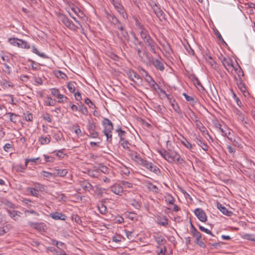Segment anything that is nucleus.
Returning <instances> with one entry per match:
<instances>
[{"instance_id":"864d4df0","label":"nucleus","mask_w":255,"mask_h":255,"mask_svg":"<svg viewBox=\"0 0 255 255\" xmlns=\"http://www.w3.org/2000/svg\"><path fill=\"white\" fill-rule=\"evenodd\" d=\"M133 19L135 22V25L136 27H137L140 29L143 28V26L141 24L137 17L133 16Z\"/></svg>"},{"instance_id":"bb28decb","label":"nucleus","mask_w":255,"mask_h":255,"mask_svg":"<svg viewBox=\"0 0 255 255\" xmlns=\"http://www.w3.org/2000/svg\"><path fill=\"white\" fill-rule=\"evenodd\" d=\"M154 237L156 242L158 245H161L166 242L164 238L161 235H157L156 236H154Z\"/></svg>"},{"instance_id":"cd10ccee","label":"nucleus","mask_w":255,"mask_h":255,"mask_svg":"<svg viewBox=\"0 0 255 255\" xmlns=\"http://www.w3.org/2000/svg\"><path fill=\"white\" fill-rule=\"evenodd\" d=\"M76 85V82L74 81H70L67 83V87L69 90V91L72 93H74L75 91V85Z\"/></svg>"},{"instance_id":"6e6d98bb","label":"nucleus","mask_w":255,"mask_h":255,"mask_svg":"<svg viewBox=\"0 0 255 255\" xmlns=\"http://www.w3.org/2000/svg\"><path fill=\"white\" fill-rule=\"evenodd\" d=\"M29 191L30 192L31 194L36 197L39 196V193L38 191V189L34 188H29Z\"/></svg>"},{"instance_id":"a211bd4d","label":"nucleus","mask_w":255,"mask_h":255,"mask_svg":"<svg viewBox=\"0 0 255 255\" xmlns=\"http://www.w3.org/2000/svg\"><path fill=\"white\" fill-rule=\"evenodd\" d=\"M17 46L24 49H29L30 44L25 40L17 38Z\"/></svg>"},{"instance_id":"c756f323","label":"nucleus","mask_w":255,"mask_h":255,"mask_svg":"<svg viewBox=\"0 0 255 255\" xmlns=\"http://www.w3.org/2000/svg\"><path fill=\"white\" fill-rule=\"evenodd\" d=\"M102 124L104 128H113L114 126L112 122L110 120L107 118H105L103 119Z\"/></svg>"},{"instance_id":"bf43d9fd","label":"nucleus","mask_w":255,"mask_h":255,"mask_svg":"<svg viewBox=\"0 0 255 255\" xmlns=\"http://www.w3.org/2000/svg\"><path fill=\"white\" fill-rule=\"evenodd\" d=\"M85 103L88 105L89 107L90 108H91L92 109H94L95 108H96V106L95 105V104H94L91 101L88 99V98H86L85 99Z\"/></svg>"},{"instance_id":"f03ea898","label":"nucleus","mask_w":255,"mask_h":255,"mask_svg":"<svg viewBox=\"0 0 255 255\" xmlns=\"http://www.w3.org/2000/svg\"><path fill=\"white\" fill-rule=\"evenodd\" d=\"M58 16L59 21L62 23L65 26L71 30L77 31L79 27L75 25L66 15L62 13H59Z\"/></svg>"},{"instance_id":"338daca9","label":"nucleus","mask_w":255,"mask_h":255,"mask_svg":"<svg viewBox=\"0 0 255 255\" xmlns=\"http://www.w3.org/2000/svg\"><path fill=\"white\" fill-rule=\"evenodd\" d=\"M43 156L44 157V161L45 162H52L54 160V157H53L52 156H48L46 155H44Z\"/></svg>"},{"instance_id":"7c9ffc66","label":"nucleus","mask_w":255,"mask_h":255,"mask_svg":"<svg viewBox=\"0 0 255 255\" xmlns=\"http://www.w3.org/2000/svg\"><path fill=\"white\" fill-rule=\"evenodd\" d=\"M87 134L92 138H96L98 136V132L95 131L93 128H88Z\"/></svg>"},{"instance_id":"680f3d73","label":"nucleus","mask_w":255,"mask_h":255,"mask_svg":"<svg viewBox=\"0 0 255 255\" xmlns=\"http://www.w3.org/2000/svg\"><path fill=\"white\" fill-rule=\"evenodd\" d=\"M34 188L37 189L38 191H43L45 190V186L38 183L35 184Z\"/></svg>"},{"instance_id":"de8ad7c7","label":"nucleus","mask_w":255,"mask_h":255,"mask_svg":"<svg viewBox=\"0 0 255 255\" xmlns=\"http://www.w3.org/2000/svg\"><path fill=\"white\" fill-rule=\"evenodd\" d=\"M78 110L83 114L87 115L88 113L87 109L83 104L79 105Z\"/></svg>"},{"instance_id":"58836bf2","label":"nucleus","mask_w":255,"mask_h":255,"mask_svg":"<svg viewBox=\"0 0 255 255\" xmlns=\"http://www.w3.org/2000/svg\"><path fill=\"white\" fill-rule=\"evenodd\" d=\"M126 216L128 218L130 219L131 221H134L137 220L136 215L133 212H128L127 213Z\"/></svg>"},{"instance_id":"f257e3e1","label":"nucleus","mask_w":255,"mask_h":255,"mask_svg":"<svg viewBox=\"0 0 255 255\" xmlns=\"http://www.w3.org/2000/svg\"><path fill=\"white\" fill-rule=\"evenodd\" d=\"M131 157L136 162L150 171L154 173L156 175H158L160 173L159 169L156 166L154 165L152 162H148L147 160L142 158L137 152H133L131 154Z\"/></svg>"},{"instance_id":"5701e85b","label":"nucleus","mask_w":255,"mask_h":255,"mask_svg":"<svg viewBox=\"0 0 255 255\" xmlns=\"http://www.w3.org/2000/svg\"><path fill=\"white\" fill-rule=\"evenodd\" d=\"M237 84L239 89L244 93H246V88L241 78L237 80Z\"/></svg>"},{"instance_id":"c85d7f7f","label":"nucleus","mask_w":255,"mask_h":255,"mask_svg":"<svg viewBox=\"0 0 255 255\" xmlns=\"http://www.w3.org/2000/svg\"><path fill=\"white\" fill-rule=\"evenodd\" d=\"M98 208L99 212L102 214H106L107 213L108 210L104 204L101 203L98 204Z\"/></svg>"},{"instance_id":"603ef678","label":"nucleus","mask_w":255,"mask_h":255,"mask_svg":"<svg viewBox=\"0 0 255 255\" xmlns=\"http://www.w3.org/2000/svg\"><path fill=\"white\" fill-rule=\"evenodd\" d=\"M41 174L46 178H50L54 176V172L53 173H50L47 171H43L41 172Z\"/></svg>"},{"instance_id":"f3484780","label":"nucleus","mask_w":255,"mask_h":255,"mask_svg":"<svg viewBox=\"0 0 255 255\" xmlns=\"http://www.w3.org/2000/svg\"><path fill=\"white\" fill-rule=\"evenodd\" d=\"M111 191L118 195H121L123 192V188L121 185H115L111 187Z\"/></svg>"},{"instance_id":"473e14b6","label":"nucleus","mask_w":255,"mask_h":255,"mask_svg":"<svg viewBox=\"0 0 255 255\" xmlns=\"http://www.w3.org/2000/svg\"><path fill=\"white\" fill-rule=\"evenodd\" d=\"M6 118L11 122L15 123L16 122V115L11 113H8L5 115Z\"/></svg>"},{"instance_id":"4d7b16f0","label":"nucleus","mask_w":255,"mask_h":255,"mask_svg":"<svg viewBox=\"0 0 255 255\" xmlns=\"http://www.w3.org/2000/svg\"><path fill=\"white\" fill-rule=\"evenodd\" d=\"M122 186H124L125 188H130L132 187L133 184L131 183L126 181H122L121 182Z\"/></svg>"},{"instance_id":"412c9836","label":"nucleus","mask_w":255,"mask_h":255,"mask_svg":"<svg viewBox=\"0 0 255 255\" xmlns=\"http://www.w3.org/2000/svg\"><path fill=\"white\" fill-rule=\"evenodd\" d=\"M140 30V34L143 41H144V40H146L149 38L150 37H151L149 34L148 31L144 28H142Z\"/></svg>"},{"instance_id":"4be33fe9","label":"nucleus","mask_w":255,"mask_h":255,"mask_svg":"<svg viewBox=\"0 0 255 255\" xmlns=\"http://www.w3.org/2000/svg\"><path fill=\"white\" fill-rule=\"evenodd\" d=\"M183 96L185 97L186 100L189 102L190 105H195V104L196 103V101L193 97L189 96L186 93H183Z\"/></svg>"},{"instance_id":"c03bdc74","label":"nucleus","mask_w":255,"mask_h":255,"mask_svg":"<svg viewBox=\"0 0 255 255\" xmlns=\"http://www.w3.org/2000/svg\"><path fill=\"white\" fill-rule=\"evenodd\" d=\"M55 75L57 78L60 79H65L67 78V75L61 71L56 72Z\"/></svg>"},{"instance_id":"72a5a7b5","label":"nucleus","mask_w":255,"mask_h":255,"mask_svg":"<svg viewBox=\"0 0 255 255\" xmlns=\"http://www.w3.org/2000/svg\"><path fill=\"white\" fill-rule=\"evenodd\" d=\"M37 161H38L40 163H43V162H42L41 160L39 157L37 158H30V159H27L25 160V165L24 167H26L28 163L29 162H36Z\"/></svg>"},{"instance_id":"a19ab883","label":"nucleus","mask_w":255,"mask_h":255,"mask_svg":"<svg viewBox=\"0 0 255 255\" xmlns=\"http://www.w3.org/2000/svg\"><path fill=\"white\" fill-rule=\"evenodd\" d=\"M130 205L132 207H134L136 209H138V210L140 209L141 206L138 202H137L135 199H131V200H130Z\"/></svg>"},{"instance_id":"6ab92c4d","label":"nucleus","mask_w":255,"mask_h":255,"mask_svg":"<svg viewBox=\"0 0 255 255\" xmlns=\"http://www.w3.org/2000/svg\"><path fill=\"white\" fill-rule=\"evenodd\" d=\"M68 173V170L66 169H54V176L64 177Z\"/></svg>"},{"instance_id":"f704fd0d","label":"nucleus","mask_w":255,"mask_h":255,"mask_svg":"<svg viewBox=\"0 0 255 255\" xmlns=\"http://www.w3.org/2000/svg\"><path fill=\"white\" fill-rule=\"evenodd\" d=\"M116 131L118 132L119 136L120 137L121 140L126 139V132L123 130L122 128H117Z\"/></svg>"},{"instance_id":"5fc2aeb1","label":"nucleus","mask_w":255,"mask_h":255,"mask_svg":"<svg viewBox=\"0 0 255 255\" xmlns=\"http://www.w3.org/2000/svg\"><path fill=\"white\" fill-rule=\"evenodd\" d=\"M199 228L200 230V231L205 232L208 234L211 235L212 237L215 238V236L212 234V232L209 230L205 228L204 227L200 225L199 226Z\"/></svg>"},{"instance_id":"dca6fc26","label":"nucleus","mask_w":255,"mask_h":255,"mask_svg":"<svg viewBox=\"0 0 255 255\" xmlns=\"http://www.w3.org/2000/svg\"><path fill=\"white\" fill-rule=\"evenodd\" d=\"M151 63L158 70L163 71L164 69L163 62L158 59L152 58L151 60Z\"/></svg>"},{"instance_id":"6e6552de","label":"nucleus","mask_w":255,"mask_h":255,"mask_svg":"<svg viewBox=\"0 0 255 255\" xmlns=\"http://www.w3.org/2000/svg\"><path fill=\"white\" fill-rule=\"evenodd\" d=\"M133 42L134 49L136 51L138 56L141 57V50L140 47L143 46V42L139 41L135 36H134V41Z\"/></svg>"},{"instance_id":"4468645a","label":"nucleus","mask_w":255,"mask_h":255,"mask_svg":"<svg viewBox=\"0 0 255 255\" xmlns=\"http://www.w3.org/2000/svg\"><path fill=\"white\" fill-rule=\"evenodd\" d=\"M49 216L53 219H54L56 220H60L65 221L67 219V217L65 214H64L61 212H55L51 213L49 215Z\"/></svg>"},{"instance_id":"a18cd8bd","label":"nucleus","mask_w":255,"mask_h":255,"mask_svg":"<svg viewBox=\"0 0 255 255\" xmlns=\"http://www.w3.org/2000/svg\"><path fill=\"white\" fill-rule=\"evenodd\" d=\"M150 86L156 92L160 90L162 92L163 91L154 80L150 84Z\"/></svg>"},{"instance_id":"79ce46f5","label":"nucleus","mask_w":255,"mask_h":255,"mask_svg":"<svg viewBox=\"0 0 255 255\" xmlns=\"http://www.w3.org/2000/svg\"><path fill=\"white\" fill-rule=\"evenodd\" d=\"M165 201L170 204H174L175 199L170 194H168L165 196Z\"/></svg>"},{"instance_id":"b1692460","label":"nucleus","mask_w":255,"mask_h":255,"mask_svg":"<svg viewBox=\"0 0 255 255\" xmlns=\"http://www.w3.org/2000/svg\"><path fill=\"white\" fill-rule=\"evenodd\" d=\"M174 163H177L178 164H182L184 162V160L181 158V156L176 152H174Z\"/></svg>"},{"instance_id":"49530a36","label":"nucleus","mask_w":255,"mask_h":255,"mask_svg":"<svg viewBox=\"0 0 255 255\" xmlns=\"http://www.w3.org/2000/svg\"><path fill=\"white\" fill-rule=\"evenodd\" d=\"M142 70L145 73V75L146 76V77H145L146 81L150 85L154 81L153 79L150 75H149V74L146 71H145L143 69H142Z\"/></svg>"},{"instance_id":"0e129e2a","label":"nucleus","mask_w":255,"mask_h":255,"mask_svg":"<svg viewBox=\"0 0 255 255\" xmlns=\"http://www.w3.org/2000/svg\"><path fill=\"white\" fill-rule=\"evenodd\" d=\"M51 94L54 97H57L58 95L60 94L59 91L58 89L56 88H52L50 90Z\"/></svg>"},{"instance_id":"9b49d317","label":"nucleus","mask_w":255,"mask_h":255,"mask_svg":"<svg viewBox=\"0 0 255 255\" xmlns=\"http://www.w3.org/2000/svg\"><path fill=\"white\" fill-rule=\"evenodd\" d=\"M222 63L225 68L229 71L230 69L232 70L234 68L233 63V60L230 58L224 57L221 60Z\"/></svg>"},{"instance_id":"e2e57ef3","label":"nucleus","mask_w":255,"mask_h":255,"mask_svg":"<svg viewBox=\"0 0 255 255\" xmlns=\"http://www.w3.org/2000/svg\"><path fill=\"white\" fill-rule=\"evenodd\" d=\"M236 113L237 115H238V116H239V117H238L239 120L241 121L242 122H244V121H245V117H244V115L242 113V112L241 111H240L239 110L236 109Z\"/></svg>"},{"instance_id":"aec40b11","label":"nucleus","mask_w":255,"mask_h":255,"mask_svg":"<svg viewBox=\"0 0 255 255\" xmlns=\"http://www.w3.org/2000/svg\"><path fill=\"white\" fill-rule=\"evenodd\" d=\"M160 155L168 162L173 163L172 158H170V153L165 150H160L159 151Z\"/></svg>"},{"instance_id":"4c0bfd02","label":"nucleus","mask_w":255,"mask_h":255,"mask_svg":"<svg viewBox=\"0 0 255 255\" xmlns=\"http://www.w3.org/2000/svg\"><path fill=\"white\" fill-rule=\"evenodd\" d=\"M243 238L255 242V235L245 234L243 235Z\"/></svg>"},{"instance_id":"09e8293b","label":"nucleus","mask_w":255,"mask_h":255,"mask_svg":"<svg viewBox=\"0 0 255 255\" xmlns=\"http://www.w3.org/2000/svg\"><path fill=\"white\" fill-rule=\"evenodd\" d=\"M98 170L99 171V172L101 171L105 174H109L110 171V169L107 166L104 165L100 166Z\"/></svg>"},{"instance_id":"7ed1b4c3","label":"nucleus","mask_w":255,"mask_h":255,"mask_svg":"<svg viewBox=\"0 0 255 255\" xmlns=\"http://www.w3.org/2000/svg\"><path fill=\"white\" fill-rule=\"evenodd\" d=\"M117 11L123 16L124 19L128 18V14L125 11L120 0H110Z\"/></svg>"},{"instance_id":"13d9d810","label":"nucleus","mask_w":255,"mask_h":255,"mask_svg":"<svg viewBox=\"0 0 255 255\" xmlns=\"http://www.w3.org/2000/svg\"><path fill=\"white\" fill-rule=\"evenodd\" d=\"M193 136H195V138H194V141L198 145L199 147L201 146L203 144V143H204L201 139L200 137L196 136V134H194Z\"/></svg>"},{"instance_id":"052dcab7","label":"nucleus","mask_w":255,"mask_h":255,"mask_svg":"<svg viewBox=\"0 0 255 255\" xmlns=\"http://www.w3.org/2000/svg\"><path fill=\"white\" fill-rule=\"evenodd\" d=\"M121 144L125 149H129V147L128 146L129 143L128 141V140L126 139L121 140Z\"/></svg>"},{"instance_id":"39448f33","label":"nucleus","mask_w":255,"mask_h":255,"mask_svg":"<svg viewBox=\"0 0 255 255\" xmlns=\"http://www.w3.org/2000/svg\"><path fill=\"white\" fill-rule=\"evenodd\" d=\"M193 236L196 237V240L195 241V243L196 244L201 248H206V245L203 242V240L205 239H202V236L200 232H199L197 230H194Z\"/></svg>"},{"instance_id":"393cba45","label":"nucleus","mask_w":255,"mask_h":255,"mask_svg":"<svg viewBox=\"0 0 255 255\" xmlns=\"http://www.w3.org/2000/svg\"><path fill=\"white\" fill-rule=\"evenodd\" d=\"M157 223L162 226H166L168 225V219L164 216L158 219Z\"/></svg>"},{"instance_id":"774afa93","label":"nucleus","mask_w":255,"mask_h":255,"mask_svg":"<svg viewBox=\"0 0 255 255\" xmlns=\"http://www.w3.org/2000/svg\"><path fill=\"white\" fill-rule=\"evenodd\" d=\"M47 250V251L52 253L54 254V255H57V254H58L57 251L54 247H48Z\"/></svg>"},{"instance_id":"20e7f679","label":"nucleus","mask_w":255,"mask_h":255,"mask_svg":"<svg viewBox=\"0 0 255 255\" xmlns=\"http://www.w3.org/2000/svg\"><path fill=\"white\" fill-rule=\"evenodd\" d=\"M144 42L147 47H149L151 52L154 54L156 53V48H158V46L151 37L144 40Z\"/></svg>"},{"instance_id":"423d86ee","label":"nucleus","mask_w":255,"mask_h":255,"mask_svg":"<svg viewBox=\"0 0 255 255\" xmlns=\"http://www.w3.org/2000/svg\"><path fill=\"white\" fill-rule=\"evenodd\" d=\"M194 213L198 219L202 222H205L207 220V217L204 210L201 208H197L194 211Z\"/></svg>"},{"instance_id":"1a4fd4ad","label":"nucleus","mask_w":255,"mask_h":255,"mask_svg":"<svg viewBox=\"0 0 255 255\" xmlns=\"http://www.w3.org/2000/svg\"><path fill=\"white\" fill-rule=\"evenodd\" d=\"M106 16L108 20L116 27L121 23V22L113 13L106 12Z\"/></svg>"},{"instance_id":"0eeeda50","label":"nucleus","mask_w":255,"mask_h":255,"mask_svg":"<svg viewBox=\"0 0 255 255\" xmlns=\"http://www.w3.org/2000/svg\"><path fill=\"white\" fill-rule=\"evenodd\" d=\"M223 135L226 136L231 141H235L234 132L232 128H219Z\"/></svg>"},{"instance_id":"ea45409f","label":"nucleus","mask_w":255,"mask_h":255,"mask_svg":"<svg viewBox=\"0 0 255 255\" xmlns=\"http://www.w3.org/2000/svg\"><path fill=\"white\" fill-rule=\"evenodd\" d=\"M147 187L150 190L155 193H158L159 191L158 188L156 185H153L151 183L148 184Z\"/></svg>"},{"instance_id":"c9c22d12","label":"nucleus","mask_w":255,"mask_h":255,"mask_svg":"<svg viewBox=\"0 0 255 255\" xmlns=\"http://www.w3.org/2000/svg\"><path fill=\"white\" fill-rule=\"evenodd\" d=\"M103 132L105 135L107 136V140L111 141L112 138V134L111 133V131L109 130L108 128H105V129L103 130Z\"/></svg>"},{"instance_id":"e433bc0d","label":"nucleus","mask_w":255,"mask_h":255,"mask_svg":"<svg viewBox=\"0 0 255 255\" xmlns=\"http://www.w3.org/2000/svg\"><path fill=\"white\" fill-rule=\"evenodd\" d=\"M32 51L37 54V55L39 56L40 57H42V58H45L46 57V55H45V54L44 53H40L39 52V51L38 50V49L35 47V46H32Z\"/></svg>"},{"instance_id":"2f4dec72","label":"nucleus","mask_w":255,"mask_h":255,"mask_svg":"<svg viewBox=\"0 0 255 255\" xmlns=\"http://www.w3.org/2000/svg\"><path fill=\"white\" fill-rule=\"evenodd\" d=\"M88 175L92 177L97 178L100 175V172L98 170H88Z\"/></svg>"},{"instance_id":"3c124183","label":"nucleus","mask_w":255,"mask_h":255,"mask_svg":"<svg viewBox=\"0 0 255 255\" xmlns=\"http://www.w3.org/2000/svg\"><path fill=\"white\" fill-rule=\"evenodd\" d=\"M57 98L58 99V102L59 103H64L67 101L68 100V98L64 95L60 94L57 97Z\"/></svg>"},{"instance_id":"ddd939ff","label":"nucleus","mask_w":255,"mask_h":255,"mask_svg":"<svg viewBox=\"0 0 255 255\" xmlns=\"http://www.w3.org/2000/svg\"><path fill=\"white\" fill-rule=\"evenodd\" d=\"M128 75L130 79L134 82L138 83L141 82V78L140 76L134 71H129Z\"/></svg>"},{"instance_id":"a878e982","label":"nucleus","mask_w":255,"mask_h":255,"mask_svg":"<svg viewBox=\"0 0 255 255\" xmlns=\"http://www.w3.org/2000/svg\"><path fill=\"white\" fill-rule=\"evenodd\" d=\"M29 225H30V227L39 231H41L42 230H43L42 224L38 223L29 222Z\"/></svg>"},{"instance_id":"69168bd1","label":"nucleus","mask_w":255,"mask_h":255,"mask_svg":"<svg viewBox=\"0 0 255 255\" xmlns=\"http://www.w3.org/2000/svg\"><path fill=\"white\" fill-rule=\"evenodd\" d=\"M200 131L202 132V134L204 137L208 139V137L211 138V136L209 135L207 128H203V130H201V128H199Z\"/></svg>"},{"instance_id":"f8f14e48","label":"nucleus","mask_w":255,"mask_h":255,"mask_svg":"<svg viewBox=\"0 0 255 255\" xmlns=\"http://www.w3.org/2000/svg\"><path fill=\"white\" fill-rule=\"evenodd\" d=\"M151 7L156 16L160 20L164 18V13L162 10L156 4H154Z\"/></svg>"},{"instance_id":"8fccbe9b","label":"nucleus","mask_w":255,"mask_h":255,"mask_svg":"<svg viewBox=\"0 0 255 255\" xmlns=\"http://www.w3.org/2000/svg\"><path fill=\"white\" fill-rule=\"evenodd\" d=\"M22 118L27 122L31 121L33 119L32 115L31 113L23 114Z\"/></svg>"},{"instance_id":"37998d69","label":"nucleus","mask_w":255,"mask_h":255,"mask_svg":"<svg viewBox=\"0 0 255 255\" xmlns=\"http://www.w3.org/2000/svg\"><path fill=\"white\" fill-rule=\"evenodd\" d=\"M39 141L41 144H47L50 141V137L47 136H41L39 138Z\"/></svg>"},{"instance_id":"9d476101","label":"nucleus","mask_w":255,"mask_h":255,"mask_svg":"<svg viewBox=\"0 0 255 255\" xmlns=\"http://www.w3.org/2000/svg\"><path fill=\"white\" fill-rule=\"evenodd\" d=\"M180 137H178V139L188 149L192 150L195 149L196 145L190 143L184 137L180 134Z\"/></svg>"},{"instance_id":"2eb2a0df","label":"nucleus","mask_w":255,"mask_h":255,"mask_svg":"<svg viewBox=\"0 0 255 255\" xmlns=\"http://www.w3.org/2000/svg\"><path fill=\"white\" fill-rule=\"evenodd\" d=\"M217 208L224 215L230 217L233 215L231 211L228 210L225 206L220 203L217 204Z\"/></svg>"}]
</instances>
